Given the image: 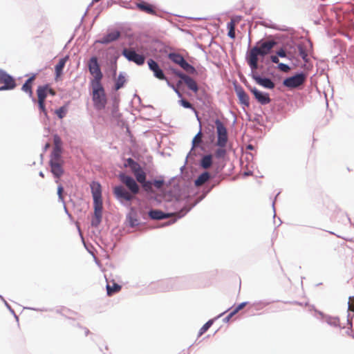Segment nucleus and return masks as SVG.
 Masks as SVG:
<instances>
[{
    "mask_svg": "<svg viewBox=\"0 0 354 354\" xmlns=\"http://www.w3.org/2000/svg\"><path fill=\"white\" fill-rule=\"evenodd\" d=\"M106 294L108 296H112L114 294L120 291L122 288V286L116 283L115 282H113V285H110L109 283L106 286Z\"/></svg>",
    "mask_w": 354,
    "mask_h": 354,
    "instance_id": "37",
    "label": "nucleus"
},
{
    "mask_svg": "<svg viewBox=\"0 0 354 354\" xmlns=\"http://www.w3.org/2000/svg\"><path fill=\"white\" fill-rule=\"evenodd\" d=\"M234 91L239 99V103L245 106H250V97L248 93L244 91L243 88L238 84H234Z\"/></svg>",
    "mask_w": 354,
    "mask_h": 354,
    "instance_id": "18",
    "label": "nucleus"
},
{
    "mask_svg": "<svg viewBox=\"0 0 354 354\" xmlns=\"http://www.w3.org/2000/svg\"><path fill=\"white\" fill-rule=\"evenodd\" d=\"M111 115L113 118H118L120 117L121 114L118 113V107L117 106H113L111 111Z\"/></svg>",
    "mask_w": 354,
    "mask_h": 354,
    "instance_id": "57",
    "label": "nucleus"
},
{
    "mask_svg": "<svg viewBox=\"0 0 354 354\" xmlns=\"http://www.w3.org/2000/svg\"><path fill=\"white\" fill-rule=\"evenodd\" d=\"M48 87V84H45L44 85H39L37 86V97H38V100L37 101H42V102H45L46 97H47V91H46V88Z\"/></svg>",
    "mask_w": 354,
    "mask_h": 354,
    "instance_id": "34",
    "label": "nucleus"
},
{
    "mask_svg": "<svg viewBox=\"0 0 354 354\" xmlns=\"http://www.w3.org/2000/svg\"><path fill=\"white\" fill-rule=\"evenodd\" d=\"M120 56V53L114 48H111L107 53L109 66H118L117 62Z\"/></svg>",
    "mask_w": 354,
    "mask_h": 354,
    "instance_id": "28",
    "label": "nucleus"
},
{
    "mask_svg": "<svg viewBox=\"0 0 354 354\" xmlns=\"http://www.w3.org/2000/svg\"><path fill=\"white\" fill-rule=\"evenodd\" d=\"M183 83L186 85L189 90L192 91L194 93H197L198 92L199 86L196 80L190 75L185 73L181 80H179L177 82V86H179Z\"/></svg>",
    "mask_w": 354,
    "mask_h": 354,
    "instance_id": "16",
    "label": "nucleus"
},
{
    "mask_svg": "<svg viewBox=\"0 0 354 354\" xmlns=\"http://www.w3.org/2000/svg\"><path fill=\"white\" fill-rule=\"evenodd\" d=\"M276 54L277 55V56L279 57L286 58V59H288V55L283 46H282L279 50H277L276 51Z\"/></svg>",
    "mask_w": 354,
    "mask_h": 354,
    "instance_id": "50",
    "label": "nucleus"
},
{
    "mask_svg": "<svg viewBox=\"0 0 354 354\" xmlns=\"http://www.w3.org/2000/svg\"><path fill=\"white\" fill-rule=\"evenodd\" d=\"M141 187L144 192L147 194H153L154 190L153 189V183L151 180H146L141 184Z\"/></svg>",
    "mask_w": 354,
    "mask_h": 354,
    "instance_id": "41",
    "label": "nucleus"
},
{
    "mask_svg": "<svg viewBox=\"0 0 354 354\" xmlns=\"http://www.w3.org/2000/svg\"><path fill=\"white\" fill-rule=\"evenodd\" d=\"M93 205H103L102 196V186L97 181H92L91 185Z\"/></svg>",
    "mask_w": 354,
    "mask_h": 354,
    "instance_id": "13",
    "label": "nucleus"
},
{
    "mask_svg": "<svg viewBox=\"0 0 354 354\" xmlns=\"http://www.w3.org/2000/svg\"><path fill=\"white\" fill-rule=\"evenodd\" d=\"M129 208V212L127 214V221L129 226L133 228L140 225V222L138 219V212L135 207L131 206Z\"/></svg>",
    "mask_w": 354,
    "mask_h": 354,
    "instance_id": "23",
    "label": "nucleus"
},
{
    "mask_svg": "<svg viewBox=\"0 0 354 354\" xmlns=\"http://www.w3.org/2000/svg\"><path fill=\"white\" fill-rule=\"evenodd\" d=\"M288 60L291 62V64L294 68L301 66V62L300 59L297 56V55L289 57Z\"/></svg>",
    "mask_w": 354,
    "mask_h": 354,
    "instance_id": "47",
    "label": "nucleus"
},
{
    "mask_svg": "<svg viewBox=\"0 0 354 354\" xmlns=\"http://www.w3.org/2000/svg\"><path fill=\"white\" fill-rule=\"evenodd\" d=\"M118 178L125 185L127 189L122 185H115L113 188V194L120 204L129 207L131 206V201L136 198L135 196L140 193V187L134 178L124 172H120Z\"/></svg>",
    "mask_w": 354,
    "mask_h": 354,
    "instance_id": "2",
    "label": "nucleus"
},
{
    "mask_svg": "<svg viewBox=\"0 0 354 354\" xmlns=\"http://www.w3.org/2000/svg\"><path fill=\"white\" fill-rule=\"evenodd\" d=\"M63 192H64V187L62 185H58L57 187V196H58V199L59 201H61L63 205H64V197H63Z\"/></svg>",
    "mask_w": 354,
    "mask_h": 354,
    "instance_id": "52",
    "label": "nucleus"
},
{
    "mask_svg": "<svg viewBox=\"0 0 354 354\" xmlns=\"http://www.w3.org/2000/svg\"><path fill=\"white\" fill-rule=\"evenodd\" d=\"M248 304V301H243L240 304H239L232 311L236 315L237 313H239L241 310H242L244 307L247 306Z\"/></svg>",
    "mask_w": 354,
    "mask_h": 354,
    "instance_id": "54",
    "label": "nucleus"
},
{
    "mask_svg": "<svg viewBox=\"0 0 354 354\" xmlns=\"http://www.w3.org/2000/svg\"><path fill=\"white\" fill-rule=\"evenodd\" d=\"M307 77V74L304 71H297L294 75L283 79L282 84L283 86L294 89L302 85Z\"/></svg>",
    "mask_w": 354,
    "mask_h": 354,
    "instance_id": "9",
    "label": "nucleus"
},
{
    "mask_svg": "<svg viewBox=\"0 0 354 354\" xmlns=\"http://www.w3.org/2000/svg\"><path fill=\"white\" fill-rule=\"evenodd\" d=\"M47 94L50 95L51 96H55L56 95L55 91L52 88L50 85L48 84V87L46 88Z\"/></svg>",
    "mask_w": 354,
    "mask_h": 354,
    "instance_id": "63",
    "label": "nucleus"
},
{
    "mask_svg": "<svg viewBox=\"0 0 354 354\" xmlns=\"http://www.w3.org/2000/svg\"><path fill=\"white\" fill-rule=\"evenodd\" d=\"M63 148L62 147H53L50 154L49 161H64L62 157Z\"/></svg>",
    "mask_w": 354,
    "mask_h": 354,
    "instance_id": "29",
    "label": "nucleus"
},
{
    "mask_svg": "<svg viewBox=\"0 0 354 354\" xmlns=\"http://www.w3.org/2000/svg\"><path fill=\"white\" fill-rule=\"evenodd\" d=\"M120 35L121 33L119 30H114L113 31L104 35L102 37L97 39L96 42L106 45L117 41L120 37Z\"/></svg>",
    "mask_w": 354,
    "mask_h": 354,
    "instance_id": "21",
    "label": "nucleus"
},
{
    "mask_svg": "<svg viewBox=\"0 0 354 354\" xmlns=\"http://www.w3.org/2000/svg\"><path fill=\"white\" fill-rule=\"evenodd\" d=\"M90 86L92 89L91 95L95 109L97 111L105 109L108 100L102 84H93Z\"/></svg>",
    "mask_w": 354,
    "mask_h": 354,
    "instance_id": "4",
    "label": "nucleus"
},
{
    "mask_svg": "<svg viewBox=\"0 0 354 354\" xmlns=\"http://www.w3.org/2000/svg\"><path fill=\"white\" fill-rule=\"evenodd\" d=\"M299 42L294 41L293 40H290L287 41L283 46L286 49L288 57H292V55H297V46Z\"/></svg>",
    "mask_w": 354,
    "mask_h": 354,
    "instance_id": "27",
    "label": "nucleus"
},
{
    "mask_svg": "<svg viewBox=\"0 0 354 354\" xmlns=\"http://www.w3.org/2000/svg\"><path fill=\"white\" fill-rule=\"evenodd\" d=\"M94 213L91 221V225L97 227L102 219L103 205H93Z\"/></svg>",
    "mask_w": 354,
    "mask_h": 354,
    "instance_id": "22",
    "label": "nucleus"
},
{
    "mask_svg": "<svg viewBox=\"0 0 354 354\" xmlns=\"http://www.w3.org/2000/svg\"><path fill=\"white\" fill-rule=\"evenodd\" d=\"M261 24H262L263 26L266 27V28H272V29H275V30H286V29L284 28H278L276 24H267L266 22H261Z\"/></svg>",
    "mask_w": 354,
    "mask_h": 354,
    "instance_id": "56",
    "label": "nucleus"
},
{
    "mask_svg": "<svg viewBox=\"0 0 354 354\" xmlns=\"http://www.w3.org/2000/svg\"><path fill=\"white\" fill-rule=\"evenodd\" d=\"M230 308H228L227 310H226L225 311L221 313V314H219L218 316H216L215 318L214 319H209L201 328V329L199 330L198 331V336H201L203 333H205L212 326V324H214L215 319L221 317V316H223L227 311H228Z\"/></svg>",
    "mask_w": 354,
    "mask_h": 354,
    "instance_id": "31",
    "label": "nucleus"
},
{
    "mask_svg": "<svg viewBox=\"0 0 354 354\" xmlns=\"http://www.w3.org/2000/svg\"><path fill=\"white\" fill-rule=\"evenodd\" d=\"M235 314L232 310L224 319L223 322L227 323L230 321V319L234 316Z\"/></svg>",
    "mask_w": 354,
    "mask_h": 354,
    "instance_id": "62",
    "label": "nucleus"
},
{
    "mask_svg": "<svg viewBox=\"0 0 354 354\" xmlns=\"http://www.w3.org/2000/svg\"><path fill=\"white\" fill-rule=\"evenodd\" d=\"M250 76L257 84L263 88L273 89L275 86L274 83L270 77L262 76L256 72V71H251Z\"/></svg>",
    "mask_w": 354,
    "mask_h": 354,
    "instance_id": "12",
    "label": "nucleus"
},
{
    "mask_svg": "<svg viewBox=\"0 0 354 354\" xmlns=\"http://www.w3.org/2000/svg\"><path fill=\"white\" fill-rule=\"evenodd\" d=\"M136 7L140 11L152 15H158L153 5L145 1L144 0H139L136 3Z\"/></svg>",
    "mask_w": 354,
    "mask_h": 354,
    "instance_id": "24",
    "label": "nucleus"
},
{
    "mask_svg": "<svg viewBox=\"0 0 354 354\" xmlns=\"http://www.w3.org/2000/svg\"><path fill=\"white\" fill-rule=\"evenodd\" d=\"M124 167L130 168L133 174L139 170L141 167L140 165L134 160L132 158H128L124 163Z\"/></svg>",
    "mask_w": 354,
    "mask_h": 354,
    "instance_id": "35",
    "label": "nucleus"
},
{
    "mask_svg": "<svg viewBox=\"0 0 354 354\" xmlns=\"http://www.w3.org/2000/svg\"><path fill=\"white\" fill-rule=\"evenodd\" d=\"M199 122L201 123V121ZM201 136L202 129L201 124H200L199 131L192 140V148L186 156L185 164L180 167L181 171H183V169L185 168L188 160H189V161L192 163H194V157L198 156V153L196 151L197 149H199L201 151H205V147L203 145V141Z\"/></svg>",
    "mask_w": 354,
    "mask_h": 354,
    "instance_id": "5",
    "label": "nucleus"
},
{
    "mask_svg": "<svg viewBox=\"0 0 354 354\" xmlns=\"http://www.w3.org/2000/svg\"><path fill=\"white\" fill-rule=\"evenodd\" d=\"M212 178V176L209 171H204L194 180V185L196 187H199Z\"/></svg>",
    "mask_w": 354,
    "mask_h": 354,
    "instance_id": "30",
    "label": "nucleus"
},
{
    "mask_svg": "<svg viewBox=\"0 0 354 354\" xmlns=\"http://www.w3.org/2000/svg\"><path fill=\"white\" fill-rule=\"evenodd\" d=\"M187 278L185 277L170 278L158 283L160 291L165 292L171 290H178L186 287Z\"/></svg>",
    "mask_w": 354,
    "mask_h": 354,
    "instance_id": "8",
    "label": "nucleus"
},
{
    "mask_svg": "<svg viewBox=\"0 0 354 354\" xmlns=\"http://www.w3.org/2000/svg\"><path fill=\"white\" fill-rule=\"evenodd\" d=\"M241 19H242L241 16L235 15L231 18L230 21H233V24L236 25L241 20Z\"/></svg>",
    "mask_w": 354,
    "mask_h": 354,
    "instance_id": "60",
    "label": "nucleus"
},
{
    "mask_svg": "<svg viewBox=\"0 0 354 354\" xmlns=\"http://www.w3.org/2000/svg\"><path fill=\"white\" fill-rule=\"evenodd\" d=\"M126 82V73L124 72H120L117 79L115 80L114 84V89L115 91H118L120 88H123Z\"/></svg>",
    "mask_w": 354,
    "mask_h": 354,
    "instance_id": "36",
    "label": "nucleus"
},
{
    "mask_svg": "<svg viewBox=\"0 0 354 354\" xmlns=\"http://www.w3.org/2000/svg\"><path fill=\"white\" fill-rule=\"evenodd\" d=\"M167 57L173 63L180 66L185 60V57L180 53L176 52H170L167 55Z\"/></svg>",
    "mask_w": 354,
    "mask_h": 354,
    "instance_id": "33",
    "label": "nucleus"
},
{
    "mask_svg": "<svg viewBox=\"0 0 354 354\" xmlns=\"http://www.w3.org/2000/svg\"><path fill=\"white\" fill-rule=\"evenodd\" d=\"M214 186V185H205L196 197H191L189 196L176 197L172 203L175 210L174 212L169 213L158 209H150L148 212V216L152 220L160 221L168 218L170 215H174L175 218L167 225L173 223L185 216L194 206L205 198L207 194L213 189Z\"/></svg>",
    "mask_w": 354,
    "mask_h": 354,
    "instance_id": "1",
    "label": "nucleus"
},
{
    "mask_svg": "<svg viewBox=\"0 0 354 354\" xmlns=\"http://www.w3.org/2000/svg\"><path fill=\"white\" fill-rule=\"evenodd\" d=\"M87 67L90 74L93 76L90 84H101L104 75L97 57L91 56L88 60Z\"/></svg>",
    "mask_w": 354,
    "mask_h": 354,
    "instance_id": "7",
    "label": "nucleus"
},
{
    "mask_svg": "<svg viewBox=\"0 0 354 354\" xmlns=\"http://www.w3.org/2000/svg\"><path fill=\"white\" fill-rule=\"evenodd\" d=\"M37 104H38V109L39 110V112L41 113L44 114V120H46L48 121L50 120V118L48 115V112H47V110L46 108L45 102L37 101Z\"/></svg>",
    "mask_w": 354,
    "mask_h": 354,
    "instance_id": "45",
    "label": "nucleus"
},
{
    "mask_svg": "<svg viewBox=\"0 0 354 354\" xmlns=\"http://www.w3.org/2000/svg\"><path fill=\"white\" fill-rule=\"evenodd\" d=\"M68 112L67 104H64L55 111V113L57 115L59 119H63Z\"/></svg>",
    "mask_w": 354,
    "mask_h": 354,
    "instance_id": "42",
    "label": "nucleus"
},
{
    "mask_svg": "<svg viewBox=\"0 0 354 354\" xmlns=\"http://www.w3.org/2000/svg\"><path fill=\"white\" fill-rule=\"evenodd\" d=\"M198 156H201L198 165L203 169L209 168L213 164V155L212 153L201 154L198 153Z\"/></svg>",
    "mask_w": 354,
    "mask_h": 354,
    "instance_id": "25",
    "label": "nucleus"
},
{
    "mask_svg": "<svg viewBox=\"0 0 354 354\" xmlns=\"http://www.w3.org/2000/svg\"><path fill=\"white\" fill-rule=\"evenodd\" d=\"M235 24H233V21H230L227 24V29L228 30L227 32V36L231 39H234L236 37L235 35Z\"/></svg>",
    "mask_w": 354,
    "mask_h": 354,
    "instance_id": "44",
    "label": "nucleus"
},
{
    "mask_svg": "<svg viewBox=\"0 0 354 354\" xmlns=\"http://www.w3.org/2000/svg\"><path fill=\"white\" fill-rule=\"evenodd\" d=\"M348 310L354 313V296L349 297V301H348Z\"/></svg>",
    "mask_w": 354,
    "mask_h": 354,
    "instance_id": "55",
    "label": "nucleus"
},
{
    "mask_svg": "<svg viewBox=\"0 0 354 354\" xmlns=\"http://www.w3.org/2000/svg\"><path fill=\"white\" fill-rule=\"evenodd\" d=\"M53 142H54L53 147H62V139L57 134H55L53 136Z\"/></svg>",
    "mask_w": 354,
    "mask_h": 354,
    "instance_id": "53",
    "label": "nucleus"
},
{
    "mask_svg": "<svg viewBox=\"0 0 354 354\" xmlns=\"http://www.w3.org/2000/svg\"><path fill=\"white\" fill-rule=\"evenodd\" d=\"M37 74L33 73L30 77H28L21 86V91L24 92L30 91L32 88L33 82L36 77Z\"/></svg>",
    "mask_w": 354,
    "mask_h": 354,
    "instance_id": "39",
    "label": "nucleus"
},
{
    "mask_svg": "<svg viewBox=\"0 0 354 354\" xmlns=\"http://www.w3.org/2000/svg\"><path fill=\"white\" fill-rule=\"evenodd\" d=\"M0 84H6L12 89H15L17 85L15 77L2 68H0Z\"/></svg>",
    "mask_w": 354,
    "mask_h": 354,
    "instance_id": "19",
    "label": "nucleus"
},
{
    "mask_svg": "<svg viewBox=\"0 0 354 354\" xmlns=\"http://www.w3.org/2000/svg\"><path fill=\"white\" fill-rule=\"evenodd\" d=\"M135 176V180L136 183H142L144 181H145L147 179V174L141 167L139 170H138L136 172L133 174Z\"/></svg>",
    "mask_w": 354,
    "mask_h": 354,
    "instance_id": "40",
    "label": "nucleus"
},
{
    "mask_svg": "<svg viewBox=\"0 0 354 354\" xmlns=\"http://www.w3.org/2000/svg\"><path fill=\"white\" fill-rule=\"evenodd\" d=\"M277 68L278 70L285 73L288 72L291 69V67L288 64L281 62L279 63Z\"/></svg>",
    "mask_w": 354,
    "mask_h": 354,
    "instance_id": "51",
    "label": "nucleus"
},
{
    "mask_svg": "<svg viewBox=\"0 0 354 354\" xmlns=\"http://www.w3.org/2000/svg\"><path fill=\"white\" fill-rule=\"evenodd\" d=\"M187 75H197L196 68L190 64L186 59L179 66Z\"/></svg>",
    "mask_w": 354,
    "mask_h": 354,
    "instance_id": "32",
    "label": "nucleus"
},
{
    "mask_svg": "<svg viewBox=\"0 0 354 354\" xmlns=\"http://www.w3.org/2000/svg\"><path fill=\"white\" fill-rule=\"evenodd\" d=\"M313 309L315 310L316 313H317L320 316V319L322 322H326L328 325L335 327L344 328V327H342L340 326V320L339 317L337 316H331L330 315L325 314L322 311H320L315 308L314 306H313Z\"/></svg>",
    "mask_w": 354,
    "mask_h": 354,
    "instance_id": "11",
    "label": "nucleus"
},
{
    "mask_svg": "<svg viewBox=\"0 0 354 354\" xmlns=\"http://www.w3.org/2000/svg\"><path fill=\"white\" fill-rule=\"evenodd\" d=\"M147 64L150 71L153 72V76L160 80H167V77L160 68L158 63L150 58L147 61Z\"/></svg>",
    "mask_w": 354,
    "mask_h": 354,
    "instance_id": "15",
    "label": "nucleus"
},
{
    "mask_svg": "<svg viewBox=\"0 0 354 354\" xmlns=\"http://www.w3.org/2000/svg\"><path fill=\"white\" fill-rule=\"evenodd\" d=\"M302 60L304 61V64H301V67L304 68L305 66H307L308 64H309V62H310V59L308 57V55L306 56L301 57Z\"/></svg>",
    "mask_w": 354,
    "mask_h": 354,
    "instance_id": "59",
    "label": "nucleus"
},
{
    "mask_svg": "<svg viewBox=\"0 0 354 354\" xmlns=\"http://www.w3.org/2000/svg\"><path fill=\"white\" fill-rule=\"evenodd\" d=\"M153 186L157 189H160L165 185V180L162 176H160L159 179L151 180Z\"/></svg>",
    "mask_w": 354,
    "mask_h": 354,
    "instance_id": "49",
    "label": "nucleus"
},
{
    "mask_svg": "<svg viewBox=\"0 0 354 354\" xmlns=\"http://www.w3.org/2000/svg\"><path fill=\"white\" fill-rule=\"evenodd\" d=\"M251 40L249 37L248 48L245 54V61L250 68L251 71H256L257 69H263V65L259 64V57H261V50L259 46L255 44L253 47L250 46Z\"/></svg>",
    "mask_w": 354,
    "mask_h": 354,
    "instance_id": "6",
    "label": "nucleus"
},
{
    "mask_svg": "<svg viewBox=\"0 0 354 354\" xmlns=\"http://www.w3.org/2000/svg\"><path fill=\"white\" fill-rule=\"evenodd\" d=\"M69 57L66 55L65 57L59 59L58 63L55 66V80L57 77H60L63 74L64 68L65 64L68 59Z\"/></svg>",
    "mask_w": 354,
    "mask_h": 354,
    "instance_id": "26",
    "label": "nucleus"
},
{
    "mask_svg": "<svg viewBox=\"0 0 354 354\" xmlns=\"http://www.w3.org/2000/svg\"><path fill=\"white\" fill-rule=\"evenodd\" d=\"M26 93H27L30 98H31L32 102L35 103L37 102L35 97L33 96V92L32 88L30 90V91H26Z\"/></svg>",
    "mask_w": 354,
    "mask_h": 354,
    "instance_id": "64",
    "label": "nucleus"
},
{
    "mask_svg": "<svg viewBox=\"0 0 354 354\" xmlns=\"http://www.w3.org/2000/svg\"><path fill=\"white\" fill-rule=\"evenodd\" d=\"M251 93L253 94L256 100L261 105L268 104L271 102L269 93L261 91L256 87L251 89Z\"/></svg>",
    "mask_w": 354,
    "mask_h": 354,
    "instance_id": "20",
    "label": "nucleus"
},
{
    "mask_svg": "<svg viewBox=\"0 0 354 354\" xmlns=\"http://www.w3.org/2000/svg\"><path fill=\"white\" fill-rule=\"evenodd\" d=\"M166 82H167V84L169 87H170L171 88L173 89V91L176 93V95H178V97L179 98H182V93L181 92L178 90L177 86L174 85L172 82H171L167 78V80H165Z\"/></svg>",
    "mask_w": 354,
    "mask_h": 354,
    "instance_id": "48",
    "label": "nucleus"
},
{
    "mask_svg": "<svg viewBox=\"0 0 354 354\" xmlns=\"http://www.w3.org/2000/svg\"><path fill=\"white\" fill-rule=\"evenodd\" d=\"M214 124L216 129V141L215 145L218 147V148L214 151L212 155L213 157L217 159H221L224 158L227 155L225 148L229 140L228 132L226 127L220 119H215Z\"/></svg>",
    "mask_w": 354,
    "mask_h": 354,
    "instance_id": "3",
    "label": "nucleus"
},
{
    "mask_svg": "<svg viewBox=\"0 0 354 354\" xmlns=\"http://www.w3.org/2000/svg\"><path fill=\"white\" fill-rule=\"evenodd\" d=\"M167 70L170 71L175 77H179V80H181V78L185 75V73L171 66H169Z\"/></svg>",
    "mask_w": 354,
    "mask_h": 354,
    "instance_id": "46",
    "label": "nucleus"
},
{
    "mask_svg": "<svg viewBox=\"0 0 354 354\" xmlns=\"http://www.w3.org/2000/svg\"><path fill=\"white\" fill-rule=\"evenodd\" d=\"M297 47V52L301 57L306 56L308 55V48L303 42H299Z\"/></svg>",
    "mask_w": 354,
    "mask_h": 354,
    "instance_id": "43",
    "label": "nucleus"
},
{
    "mask_svg": "<svg viewBox=\"0 0 354 354\" xmlns=\"http://www.w3.org/2000/svg\"><path fill=\"white\" fill-rule=\"evenodd\" d=\"M118 66H109V71L113 78H115L117 75Z\"/></svg>",
    "mask_w": 354,
    "mask_h": 354,
    "instance_id": "58",
    "label": "nucleus"
},
{
    "mask_svg": "<svg viewBox=\"0 0 354 354\" xmlns=\"http://www.w3.org/2000/svg\"><path fill=\"white\" fill-rule=\"evenodd\" d=\"M121 54L129 62H133L138 66L143 65L146 59L145 55L138 53L134 47L124 48Z\"/></svg>",
    "mask_w": 354,
    "mask_h": 354,
    "instance_id": "10",
    "label": "nucleus"
},
{
    "mask_svg": "<svg viewBox=\"0 0 354 354\" xmlns=\"http://www.w3.org/2000/svg\"><path fill=\"white\" fill-rule=\"evenodd\" d=\"M270 61L272 62V63H274V64H277V65L279 64V57L277 56V55H271L270 57Z\"/></svg>",
    "mask_w": 354,
    "mask_h": 354,
    "instance_id": "61",
    "label": "nucleus"
},
{
    "mask_svg": "<svg viewBox=\"0 0 354 354\" xmlns=\"http://www.w3.org/2000/svg\"><path fill=\"white\" fill-rule=\"evenodd\" d=\"M257 44L259 46L261 53V62H263V57L270 53L271 50L277 45V42L274 40L261 39L257 42Z\"/></svg>",
    "mask_w": 354,
    "mask_h": 354,
    "instance_id": "14",
    "label": "nucleus"
},
{
    "mask_svg": "<svg viewBox=\"0 0 354 354\" xmlns=\"http://www.w3.org/2000/svg\"><path fill=\"white\" fill-rule=\"evenodd\" d=\"M48 164L50 172L53 177L57 179L55 182L57 183L58 179L60 178L64 173L63 167L64 161H49Z\"/></svg>",
    "mask_w": 354,
    "mask_h": 354,
    "instance_id": "17",
    "label": "nucleus"
},
{
    "mask_svg": "<svg viewBox=\"0 0 354 354\" xmlns=\"http://www.w3.org/2000/svg\"><path fill=\"white\" fill-rule=\"evenodd\" d=\"M178 103L180 104V106H182L183 107H184L185 109H192L195 113L197 120H198V122H200V118L198 116V111L194 108V106L187 100H186L182 97V98H180V100L178 101Z\"/></svg>",
    "mask_w": 354,
    "mask_h": 354,
    "instance_id": "38",
    "label": "nucleus"
}]
</instances>
